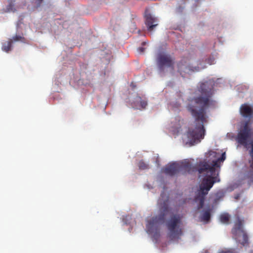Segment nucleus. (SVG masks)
<instances>
[{
	"instance_id": "2",
	"label": "nucleus",
	"mask_w": 253,
	"mask_h": 253,
	"mask_svg": "<svg viewBox=\"0 0 253 253\" xmlns=\"http://www.w3.org/2000/svg\"><path fill=\"white\" fill-rule=\"evenodd\" d=\"M225 159V154L224 153L219 158L213 160L211 165H210L206 162H202L200 164V167L198 169L199 177L203 174L206 177L203 179L200 185L199 189L195 198V202L198 204V210L203 208L206 196L208 194L214 183L219 181V179H217L216 177L218 175V172L216 168H219L220 163L224 161Z\"/></svg>"
},
{
	"instance_id": "1",
	"label": "nucleus",
	"mask_w": 253,
	"mask_h": 253,
	"mask_svg": "<svg viewBox=\"0 0 253 253\" xmlns=\"http://www.w3.org/2000/svg\"><path fill=\"white\" fill-rule=\"evenodd\" d=\"M214 83L207 81L200 84L199 91L201 95L193 98L186 108L194 118V126L188 128L186 133L187 143L190 146L201 142L204 138L206 130L204 125L208 122L207 109L213 104L211 97L214 94Z\"/></svg>"
},
{
	"instance_id": "11",
	"label": "nucleus",
	"mask_w": 253,
	"mask_h": 253,
	"mask_svg": "<svg viewBox=\"0 0 253 253\" xmlns=\"http://www.w3.org/2000/svg\"><path fill=\"white\" fill-rule=\"evenodd\" d=\"M186 60V59H182L181 61L177 65L178 71L182 77H183V73H189V71H194V70L192 69L187 62ZM195 71H197V70L195 68Z\"/></svg>"
},
{
	"instance_id": "4",
	"label": "nucleus",
	"mask_w": 253,
	"mask_h": 253,
	"mask_svg": "<svg viewBox=\"0 0 253 253\" xmlns=\"http://www.w3.org/2000/svg\"><path fill=\"white\" fill-rule=\"evenodd\" d=\"M165 194L163 192L161 194V198L159 200L160 205V213L158 215L153 217L147 221L146 224V231L148 234H152L158 230V224L161 222H164L166 216L169 212V198L166 196L164 199Z\"/></svg>"
},
{
	"instance_id": "19",
	"label": "nucleus",
	"mask_w": 253,
	"mask_h": 253,
	"mask_svg": "<svg viewBox=\"0 0 253 253\" xmlns=\"http://www.w3.org/2000/svg\"><path fill=\"white\" fill-rule=\"evenodd\" d=\"M235 249H226L223 251H221L219 253H234Z\"/></svg>"
},
{
	"instance_id": "21",
	"label": "nucleus",
	"mask_w": 253,
	"mask_h": 253,
	"mask_svg": "<svg viewBox=\"0 0 253 253\" xmlns=\"http://www.w3.org/2000/svg\"><path fill=\"white\" fill-rule=\"evenodd\" d=\"M145 48L144 47H138L137 50L139 52L142 53L144 52Z\"/></svg>"
},
{
	"instance_id": "22",
	"label": "nucleus",
	"mask_w": 253,
	"mask_h": 253,
	"mask_svg": "<svg viewBox=\"0 0 253 253\" xmlns=\"http://www.w3.org/2000/svg\"><path fill=\"white\" fill-rule=\"evenodd\" d=\"M42 0H38V1H39L38 5H40L42 3Z\"/></svg>"
},
{
	"instance_id": "16",
	"label": "nucleus",
	"mask_w": 253,
	"mask_h": 253,
	"mask_svg": "<svg viewBox=\"0 0 253 253\" xmlns=\"http://www.w3.org/2000/svg\"><path fill=\"white\" fill-rule=\"evenodd\" d=\"M12 40L14 42L21 41L22 42H25V39L21 36L16 35L12 38Z\"/></svg>"
},
{
	"instance_id": "17",
	"label": "nucleus",
	"mask_w": 253,
	"mask_h": 253,
	"mask_svg": "<svg viewBox=\"0 0 253 253\" xmlns=\"http://www.w3.org/2000/svg\"><path fill=\"white\" fill-rule=\"evenodd\" d=\"M6 10L7 12H14L15 10V8H14V4L12 1H10L9 4L7 5Z\"/></svg>"
},
{
	"instance_id": "9",
	"label": "nucleus",
	"mask_w": 253,
	"mask_h": 253,
	"mask_svg": "<svg viewBox=\"0 0 253 253\" xmlns=\"http://www.w3.org/2000/svg\"><path fill=\"white\" fill-rule=\"evenodd\" d=\"M175 59L171 55L165 53H160L157 58V65L160 70L163 71L165 68L173 69Z\"/></svg>"
},
{
	"instance_id": "10",
	"label": "nucleus",
	"mask_w": 253,
	"mask_h": 253,
	"mask_svg": "<svg viewBox=\"0 0 253 253\" xmlns=\"http://www.w3.org/2000/svg\"><path fill=\"white\" fill-rule=\"evenodd\" d=\"M145 24L149 31H153L154 28L158 25V19L150 13L145 14Z\"/></svg>"
},
{
	"instance_id": "6",
	"label": "nucleus",
	"mask_w": 253,
	"mask_h": 253,
	"mask_svg": "<svg viewBox=\"0 0 253 253\" xmlns=\"http://www.w3.org/2000/svg\"><path fill=\"white\" fill-rule=\"evenodd\" d=\"M244 220L238 217L232 229L233 238L243 246H248L249 244V237L247 232L244 229Z\"/></svg>"
},
{
	"instance_id": "23",
	"label": "nucleus",
	"mask_w": 253,
	"mask_h": 253,
	"mask_svg": "<svg viewBox=\"0 0 253 253\" xmlns=\"http://www.w3.org/2000/svg\"><path fill=\"white\" fill-rule=\"evenodd\" d=\"M145 44V42H143L142 43V45H144Z\"/></svg>"
},
{
	"instance_id": "20",
	"label": "nucleus",
	"mask_w": 253,
	"mask_h": 253,
	"mask_svg": "<svg viewBox=\"0 0 253 253\" xmlns=\"http://www.w3.org/2000/svg\"><path fill=\"white\" fill-rule=\"evenodd\" d=\"M217 155H219V154H217L216 152L212 151H211L209 152V155L210 156H211L213 157H216Z\"/></svg>"
},
{
	"instance_id": "14",
	"label": "nucleus",
	"mask_w": 253,
	"mask_h": 253,
	"mask_svg": "<svg viewBox=\"0 0 253 253\" xmlns=\"http://www.w3.org/2000/svg\"><path fill=\"white\" fill-rule=\"evenodd\" d=\"M137 166L140 169L145 170L149 168V165L146 163L143 160H140Z\"/></svg>"
},
{
	"instance_id": "12",
	"label": "nucleus",
	"mask_w": 253,
	"mask_h": 253,
	"mask_svg": "<svg viewBox=\"0 0 253 253\" xmlns=\"http://www.w3.org/2000/svg\"><path fill=\"white\" fill-rule=\"evenodd\" d=\"M211 210H208L203 212L201 215V220L208 222L210 221L211 218Z\"/></svg>"
},
{
	"instance_id": "5",
	"label": "nucleus",
	"mask_w": 253,
	"mask_h": 253,
	"mask_svg": "<svg viewBox=\"0 0 253 253\" xmlns=\"http://www.w3.org/2000/svg\"><path fill=\"white\" fill-rule=\"evenodd\" d=\"M182 216L179 214L170 216L167 222V226L169 231V237L170 240L179 239L182 235Z\"/></svg>"
},
{
	"instance_id": "15",
	"label": "nucleus",
	"mask_w": 253,
	"mask_h": 253,
	"mask_svg": "<svg viewBox=\"0 0 253 253\" xmlns=\"http://www.w3.org/2000/svg\"><path fill=\"white\" fill-rule=\"evenodd\" d=\"M220 220L222 223H227L229 220V216L227 213H224L220 215Z\"/></svg>"
},
{
	"instance_id": "13",
	"label": "nucleus",
	"mask_w": 253,
	"mask_h": 253,
	"mask_svg": "<svg viewBox=\"0 0 253 253\" xmlns=\"http://www.w3.org/2000/svg\"><path fill=\"white\" fill-rule=\"evenodd\" d=\"M12 41L11 40L4 43L2 44V49L5 52H8L11 49L12 47Z\"/></svg>"
},
{
	"instance_id": "18",
	"label": "nucleus",
	"mask_w": 253,
	"mask_h": 253,
	"mask_svg": "<svg viewBox=\"0 0 253 253\" xmlns=\"http://www.w3.org/2000/svg\"><path fill=\"white\" fill-rule=\"evenodd\" d=\"M138 99L140 101L141 108L143 109H145L147 105V101L144 100H141V98L140 97H138Z\"/></svg>"
},
{
	"instance_id": "3",
	"label": "nucleus",
	"mask_w": 253,
	"mask_h": 253,
	"mask_svg": "<svg viewBox=\"0 0 253 253\" xmlns=\"http://www.w3.org/2000/svg\"><path fill=\"white\" fill-rule=\"evenodd\" d=\"M239 112L243 120L240 123L235 140L239 144L249 149V145L253 144V106L243 104Z\"/></svg>"
},
{
	"instance_id": "8",
	"label": "nucleus",
	"mask_w": 253,
	"mask_h": 253,
	"mask_svg": "<svg viewBox=\"0 0 253 253\" xmlns=\"http://www.w3.org/2000/svg\"><path fill=\"white\" fill-rule=\"evenodd\" d=\"M250 159L249 160V168L245 167L243 169L241 174V179L245 181L249 186L253 184V144L249 145Z\"/></svg>"
},
{
	"instance_id": "7",
	"label": "nucleus",
	"mask_w": 253,
	"mask_h": 253,
	"mask_svg": "<svg viewBox=\"0 0 253 253\" xmlns=\"http://www.w3.org/2000/svg\"><path fill=\"white\" fill-rule=\"evenodd\" d=\"M192 166L189 162L185 161L181 164L173 163L162 169V171L169 176H174L179 172L182 174L190 173L192 170Z\"/></svg>"
}]
</instances>
